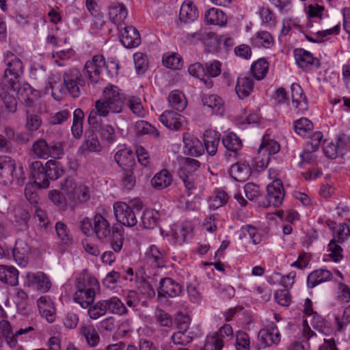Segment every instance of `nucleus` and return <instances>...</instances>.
Masks as SVG:
<instances>
[{
  "mask_svg": "<svg viewBox=\"0 0 350 350\" xmlns=\"http://www.w3.org/2000/svg\"><path fill=\"white\" fill-rule=\"evenodd\" d=\"M3 57L7 68L0 83V97L8 110L14 113L17 109L15 92L18 83V77L23 74L24 68L22 61L13 53L8 51L4 53Z\"/></svg>",
  "mask_w": 350,
  "mask_h": 350,
  "instance_id": "nucleus-1",
  "label": "nucleus"
},
{
  "mask_svg": "<svg viewBox=\"0 0 350 350\" xmlns=\"http://www.w3.org/2000/svg\"><path fill=\"white\" fill-rule=\"evenodd\" d=\"M75 287V301L83 308H87L94 303L96 291H98L100 285L98 280L85 269L77 278Z\"/></svg>",
  "mask_w": 350,
  "mask_h": 350,
  "instance_id": "nucleus-2",
  "label": "nucleus"
},
{
  "mask_svg": "<svg viewBox=\"0 0 350 350\" xmlns=\"http://www.w3.org/2000/svg\"><path fill=\"white\" fill-rule=\"evenodd\" d=\"M94 233L103 243H109L114 252L121 251L124 237L118 228H111L107 219L100 214H96L94 217Z\"/></svg>",
  "mask_w": 350,
  "mask_h": 350,
  "instance_id": "nucleus-3",
  "label": "nucleus"
},
{
  "mask_svg": "<svg viewBox=\"0 0 350 350\" xmlns=\"http://www.w3.org/2000/svg\"><path fill=\"white\" fill-rule=\"evenodd\" d=\"M125 98L119 88L113 85H107L103 91V97L95 103V110L98 116L105 117L109 111L120 113L122 111Z\"/></svg>",
  "mask_w": 350,
  "mask_h": 350,
  "instance_id": "nucleus-4",
  "label": "nucleus"
},
{
  "mask_svg": "<svg viewBox=\"0 0 350 350\" xmlns=\"http://www.w3.org/2000/svg\"><path fill=\"white\" fill-rule=\"evenodd\" d=\"M31 151L38 158L43 159L49 157L59 159L64 153L62 142L53 141L49 144L44 139L35 141Z\"/></svg>",
  "mask_w": 350,
  "mask_h": 350,
  "instance_id": "nucleus-5",
  "label": "nucleus"
},
{
  "mask_svg": "<svg viewBox=\"0 0 350 350\" xmlns=\"http://www.w3.org/2000/svg\"><path fill=\"white\" fill-rule=\"evenodd\" d=\"M105 66V60L103 55H94L88 61L83 68V75L88 79V85L94 86L100 79V73Z\"/></svg>",
  "mask_w": 350,
  "mask_h": 350,
  "instance_id": "nucleus-6",
  "label": "nucleus"
},
{
  "mask_svg": "<svg viewBox=\"0 0 350 350\" xmlns=\"http://www.w3.org/2000/svg\"><path fill=\"white\" fill-rule=\"evenodd\" d=\"M64 84L68 93L74 98L81 94V90L85 85V81L82 74L77 69H71L63 75Z\"/></svg>",
  "mask_w": 350,
  "mask_h": 350,
  "instance_id": "nucleus-7",
  "label": "nucleus"
},
{
  "mask_svg": "<svg viewBox=\"0 0 350 350\" xmlns=\"http://www.w3.org/2000/svg\"><path fill=\"white\" fill-rule=\"evenodd\" d=\"M280 341V334L274 323H269L265 328L261 329L258 334L256 349L260 350Z\"/></svg>",
  "mask_w": 350,
  "mask_h": 350,
  "instance_id": "nucleus-8",
  "label": "nucleus"
},
{
  "mask_svg": "<svg viewBox=\"0 0 350 350\" xmlns=\"http://www.w3.org/2000/svg\"><path fill=\"white\" fill-rule=\"evenodd\" d=\"M115 217L118 222L127 226L133 227L137 224L136 213L126 203L119 202L113 204Z\"/></svg>",
  "mask_w": 350,
  "mask_h": 350,
  "instance_id": "nucleus-9",
  "label": "nucleus"
},
{
  "mask_svg": "<svg viewBox=\"0 0 350 350\" xmlns=\"http://www.w3.org/2000/svg\"><path fill=\"white\" fill-rule=\"evenodd\" d=\"M310 323L319 332V334L313 332L308 325H304L303 336L306 340H309L313 337L322 338L323 336L327 335L331 332L330 327L327 325L325 319L317 313L312 315Z\"/></svg>",
  "mask_w": 350,
  "mask_h": 350,
  "instance_id": "nucleus-10",
  "label": "nucleus"
},
{
  "mask_svg": "<svg viewBox=\"0 0 350 350\" xmlns=\"http://www.w3.org/2000/svg\"><path fill=\"white\" fill-rule=\"evenodd\" d=\"M14 178L19 180L15 170V161L8 156L0 157V183L8 185L12 183Z\"/></svg>",
  "mask_w": 350,
  "mask_h": 350,
  "instance_id": "nucleus-11",
  "label": "nucleus"
},
{
  "mask_svg": "<svg viewBox=\"0 0 350 350\" xmlns=\"http://www.w3.org/2000/svg\"><path fill=\"white\" fill-rule=\"evenodd\" d=\"M284 189L280 179L274 180L267 187V200L269 206L275 207L282 204L284 198Z\"/></svg>",
  "mask_w": 350,
  "mask_h": 350,
  "instance_id": "nucleus-12",
  "label": "nucleus"
},
{
  "mask_svg": "<svg viewBox=\"0 0 350 350\" xmlns=\"http://www.w3.org/2000/svg\"><path fill=\"white\" fill-rule=\"evenodd\" d=\"M182 286L171 278H162L159 282L157 294L159 297L174 298L182 293Z\"/></svg>",
  "mask_w": 350,
  "mask_h": 350,
  "instance_id": "nucleus-13",
  "label": "nucleus"
},
{
  "mask_svg": "<svg viewBox=\"0 0 350 350\" xmlns=\"http://www.w3.org/2000/svg\"><path fill=\"white\" fill-rule=\"evenodd\" d=\"M167 252L155 245H151L145 253V260L147 264L154 268H161L165 266Z\"/></svg>",
  "mask_w": 350,
  "mask_h": 350,
  "instance_id": "nucleus-14",
  "label": "nucleus"
},
{
  "mask_svg": "<svg viewBox=\"0 0 350 350\" xmlns=\"http://www.w3.org/2000/svg\"><path fill=\"white\" fill-rule=\"evenodd\" d=\"M30 171L34 183L40 188H47L49 186L46 174V165L40 161H36L31 163Z\"/></svg>",
  "mask_w": 350,
  "mask_h": 350,
  "instance_id": "nucleus-15",
  "label": "nucleus"
},
{
  "mask_svg": "<svg viewBox=\"0 0 350 350\" xmlns=\"http://www.w3.org/2000/svg\"><path fill=\"white\" fill-rule=\"evenodd\" d=\"M30 247L23 240L18 239L12 251V255L16 262L25 267L28 264Z\"/></svg>",
  "mask_w": 350,
  "mask_h": 350,
  "instance_id": "nucleus-16",
  "label": "nucleus"
},
{
  "mask_svg": "<svg viewBox=\"0 0 350 350\" xmlns=\"http://www.w3.org/2000/svg\"><path fill=\"white\" fill-rule=\"evenodd\" d=\"M253 90L254 80L251 75L243 74L238 77L235 91L239 98L243 99L249 96Z\"/></svg>",
  "mask_w": 350,
  "mask_h": 350,
  "instance_id": "nucleus-17",
  "label": "nucleus"
},
{
  "mask_svg": "<svg viewBox=\"0 0 350 350\" xmlns=\"http://www.w3.org/2000/svg\"><path fill=\"white\" fill-rule=\"evenodd\" d=\"M184 117L171 110L165 111L159 117L160 122L167 128L178 131L183 122Z\"/></svg>",
  "mask_w": 350,
  "mask_h": 350,
  "instance_id": "nucleus-18",
  "label": "nucleus"
},
{
  "mask_svg": "<svg viewBox=\"0 0 350 350\" xmlns=\"http://www.w3.org/2000/svg\"><path fill=\"white\" fill-rule=\"evenodd\" d=\"M102 150V146L98 137L94 133L86 134L85 139L78 149V154L85 155L90 152H99Z\"/></svg>",
  "mask_w": 350,
  "mask_h": 350,
  "instance_id": "nucleus-19",
  "label": "nucleus"
},
{
  "mask_svg": "<svg viewBox=\"0 0 350 350\" xmlns=\"http://www.w3.org/2000/svg\"><path fill=\"white\" fill-rule=\"evenodd\" d=\"M229 174L236 181L245 182L250 178L252 168L246 162H237L231 166Z\"/></svg>",
  "mask_w": 350,
  "mask_h": 350,
  "instance_id": "nucleus-20",
  "label": "nucleus"
},
{
  "mask_svg": "<svg viewBox=\"0 0 350 350\" xmlns=\"http://www.w3.org/2000/svg\"><path fill=\"white\" fill-rule=\"evenodd\" d=\"M120 42L128 49L137 46L141 42L139 31L132 26L124 27L121 34Z\"/></svg>",
  "mask_w": 350,
  "mask_h": 350,
  "instance_id": "nucleus-21",
  "label": "nucleus"
},
{
  "mask_svg": "<svg viewBox=\"0 0 350 350\" xmlns=\"http://www.w3.org/2000/svg\"><path fill=\"white\" fill-rule=\"evenodd\" d=\"M39 312L48 322L53 323L55 319V308L49 296L40 297L38 301Z\"/></svg>",
  "mask_w": 350,
  "mask_h": 350,
  "instance_id": "nucleus-22",
  "label": "nucleus"
},
{
  "mask_svg": "<svg viewBox=\"0 0 350 350\" xmlns=\"http://www.w3.org/2000/svg\"><path fill=\"white\" fill-rule=\"evenodd\" d=\"M291 98L293 104L299 112H305L308 107V100L301 87L297 83H293L291 87Z\"/></svg>",
  "mask_w": 350,
  "mask_h": 350,
  "instance_id": "nucleus-23",
  "label": "nucleus"
},
{
  "mask_svg": "<svg viewBox=\"0 0 350 350\" xmlns=\"http://www.w3.org/2000/svg\"><path fill=\"white\" fill-rule=\"evenodd\" d=\"M184 152L193 157H198L202 154L201 142L188 133L183 134Z\"/></svg>",
  "mask_w": 350,
  "mask_h": 350,
  "instance_id": "nucleus-24",
  "label": "nucleus"
},
{
  "mask_svg": "<svg viewBox=\"0 0 350 350\" xmlns=\"http://www.w3.org/2000/svg\"><path fill=\"white\" fill-rule=\"evenodd\" d=\"M18 100L27 106H31L33 102L39 97V92L33 90L29 84H23L16 88Z\"/></svg>",
  "mask_w": 350,
  "mask_h": 350,
  "instance_id": "nucleus-25",
  "label": "nucleus"
},
{
  "mask_svg": "<svg viewBox=\"0 0 350 350\" xmlns=\"http://www.w3.org/2000/svg\"><path fill=\"white\" fill-rule=\"evenodd\" d=\"M29 282L37 290L42 292L48 291L51 283L48 276L42 272L29 273L27 275Z\"/></svg>",
  "mask_w": 350,
  "mask_h": 350,
  "instance_id": "nucleus-26",
  "label": "nucleus"
},
{
  "mask_svg": "<svg viewBox=\"0 0 350 350\" xmlns=\"http://www.w3.org/2000/svg\"><path fill=\"white\" fill-rule=\"evenodd\" d=\"M114 160L124 170H132L135 163L133 152L126 148L118 150L114 155Z\"/></svg>",
  "mask_w": 350,
  "mask_h": 350,
  "instance_id": "nucleus-27",
  "label": "nucleus"
},
{
  "mask_svg": "<svg viewBox=\"0 0 350 350\" xmlns=\"http://www.w3.org/2000/svg\"><path fill=\"white\" fill-rule=\"evenodd\" d=\"M128 14L127 10L124 4L119 2H113L109 8L110 20L116 25L122 24Z\"/></svg>",
  "mask_w": 350,
  "mask_h": 350,
  "instance_id": "nucleus-28",
  "label": "nucleus"
},
{
  "mask_svg": "<svg viewBox=\"0 0 350 350\" xmlns=\"http://www.w3.org/2000/svg\"><path fill=\"white\" fill-rule=\"evenodd\" d=\"M198 17V10L191 1L184 2L179 12V19L185 23L194 21Z\"/></svg>",
  "mask_w": 350,
  "mask_h": 350,
  "instance_id": "nucleus-29",
  "label": "nucleus"
},
{
  "mask_svg": "<svg viewBox=\"0 0 350 350\" xmlns=\"http://www.w3.org/2000/svg\"><path fill=\"white\" fill-rule=\"evenodd\" d=\"M204 20L206 24L219 25L224 27L227 23L226 14L218 8H212L208 9L204 15Z\"/></svg>",
  "mask_w": 350,
  "mask_h": 350,
  "instance_id": "nucleus-30",
  "label": "nucleus"
},
{
  "mask_svg": "<svg viewBox=\"0 0 350 350\" xmlns=\"http://www.w3.org/2000/svg\"><path fill=\"white\" fill-rule=\"evenodd\" d=\"M0 280L10 286H16L18 284V271L12 267L0 265Z\"/></svg>",
  "mask_w": 350,
  "mask_h": 350,
  "instance_id": "nucleus-31",
  "label": "nucleus"
},
{
  "mask_svg": "<svg viewBox=\"0 0 350 350\" xmlns=\"http://www.w3.org/2000/svg\"><path fill=\"white\" fill-rule=\"evenodd\" d=\"M80 333L85 338L88 345L91 347L97 346L100 342L98 332L91 324H82L80 326Z\"/></svg>",
  "mask_w": 350,
  "mask_h": 350,
  "instance_id": "nucleus-32",
  "label": "nucleus"
},
{
  "mask_svg": "<svg viewBox=\"0 0 350 350\" xmlns=\"http://www.w3.org/2000/svg\"><path fill=\"white\" fill-rule=\"evenodd\" d=\"M333 278L332 273L327 269H317L310 273L307 279L309 288H313L317 285L331 280Z\"/></svg>",
  "mask_w": 350,
  "mask_h": 350,
  "instance_id": "nucleus-33",
  "label": "nucleus"
},
{
  "mask_svg": "<svg viewBox=\"0 0 350 350\" xmlns=\"http://www.w3.org/2000/svg\"><path fill=\"white\" fill-rule=\"evenodd\" d=\"M220 135L215 131H206L204 133V145L210 155H215L219 144Z\"/></svg>",
  "mask_w": 350,
  "mask_h": 350,
  "instance_id": "nucleus-34",
  "label": "nucleus"
},
{
  "mask_svg": "<svg viewBox=\"0 0 350 350\" xmlns=\"http://www.w3.org/2000/svg\"><path fill=\"white\" fill-rule=\"evenodd\" d=\"M172 182V176L168 170L163 169L157 173L151 180L152 186L158 190L169 187Z\"/></svg>",
  "mask_w": 350,
  "mask_h": 350,
  "instance_id": "nucleus-35",
  "label": "nucleus"
},
{
  "mask_svg": "<svg viewBox=\"0 0 350 350\" xmlns=\"http://www.w3.org/2000/svg\"><path fill=\"white\" fill-rule=\"evenodd\" d=\"M294 56L299 67L304 70L314 64V58L312 54L303 49H295Z\"/></svg>",
  "mask_w": 350,
  "mask_h": 350,
  "instance_id": "nucleus-36",
  "label": "nucleus"
},
{
  "mask_svg": "<svg viewBox=\"0 0 350 350\" xmlns=\"http://www.w3.org/2000/svg\"><path fill=\"white\" fill-rule=\"evenodd\" d=\"M170 106L178 111H183L187 107V102L184 94L178 90H174L168 96Z\"/></svg>",
  "mask_w": 350,
  "mask_h": 350,
  "instance_id": "nucleus-37",
  "label": "nucleus"
},
{
  "mask_svg": "<svg viewBox=\"0 0 350 350\" xmlns=\"http://www.w3.org/2000/svg\"><path fill=\"white\" fill-rule=\"evenodd\" d=\"M202 103L204 105L211 108L213 113L221 115L224 112L223 100L215 94L204 95L202 97Z\"/></svg>",
  "mask_w": 350,
  "mask_h": 350,
  "instance_id": "nucleus-38",
  "label": "nucleus"
},
{
  "mask_svg": "<svg viewBox=\"0 0 350 350\" xmlns=\"http://www.w3.org/2000/svg\"><path fill=\"white\" fill-rule=\"evenodd\" d=\"M252 42L254 45L258 47L262 46L270 49L274 44V39L269 32L262 31L253 36Z\"/></svg>",
  "mask_w": 350,
  "mask_h": 350,
  "instance_id": "nucleus-39",
  "label": "nucleus"
},
{
  "mask_svg": "<svg viewBox=\"0 0 350 350\" xmlns=\"http://www.w3.org/2000/svg\"><path fill=\"white\" fill-rule=\"evenodd\" d=\"M107 310L112 314L124 315L128 314V310L124 304L117 297H112L105 299Z\"/></svg>",
  "mask_w": 350,
  "mask_h": 350,
  "instance_id": "nucleus-40",
  "label": "nucleus"
},
{
  "mask_svg": "<svg viewBox=\"0 0 350 350\" xmlns=\"http://www.w3.org/2000/svg\"><path fill=\"white\" fill-rule=\"evenodd\" d=\"M88 308V316L93 320H96L104 316L108 311L105 299L100 300L95 304L93 303Z\"/></svg>",
  "mask_w": 350,
  "mask_h": 350,
  "instance_id": "nucleus-41",
  "label": "nucleus"
},
{
  "mask_svg": "<svg viewBox=\"0 0 350 350\" xmlns=\"http://www.w3.org/2000/svg\"><path fill=\"white\" fill-rule=\"evenodd\" d=\"M280 148V144L273 139H269L264 137L259 147L258 154L270 156L277 153Z\"/></svg>",
  "mask_w": 350,
  "mask_h": 350,
  "instance_id": "nucleus-42",
  "label": "nucleus"
},
{
  "mask_svg": "<svg viewBox=\"0 0 350 350\" xmlns=\"http://www.w3.org/2000/svg\"><path fill=\"white\" fill-rule=\"evenodd\" d=\"M84 113L81 109H77L73 113V122L71 127L75 138L79 139L83 134V120Z\"/></svg>",
  "mask_w": 350,
  "mask_h": 350,
  "instance_id": "nucleus-43",
  "label": "nucleus"
},
{
  "mask_svg": "<svg viewBox=\"0 0 350 350\" xmlns=\"http://www.w3.org/2000/svg\"><path fill=\"white\" fill-rule=\"evenodd\" d=\"M178 174L184 183L187 196H189L193 194L194 191L197 189L195 175L191 173H187L185 171H179Z\"/></svg>",
  "mask_w": 350,
  "mask_h": 350,
  "instance_id": "nucleus-44",
  "label": "nucleus"
},
{
  "mask_svg": "<svg viewBox=\"0 0 350 350\" xmlns=\"http://www.w3.org/2000/svg\"><path fill=\"white\" fill-rule=\"evenodd\" d=\"M48 181L55 180L62 176L64 170L58 161L49 160L46 163Z\"/></svg>",
  "mask_w": 350,
  "mask_h": 350,
  "instance_id": "nucleus-45",
  "label": "nucleus"
},
{
  "mask_svg": "<svg viewBox=\"0 0 350 350\" xmlns=\"http://www.w3.org/2000/svg\"><path fill=\"white\" fill-rule=\"evenodd\" d=\"M269 69V64L265 59H259L251 66V71L257 80L262 79Z\"/></svg>",
  "mask_w": 350,
  "mask_h": 350,
  "instance_id": "nucleus-46",
  "label": "nucleus"
},
{
  "mask_svg": "<svg viewBox=\"0 0 350 350\" xmlns=\"http://www.w3.org/2000/svg\"><path fill=\"white\" fill-rule=\"evenodd\" d=\"M154 318L157 323L161 327H171L173 326L174 321L171 314L160 308H156Z\"/></svg>",
  "mask_w": 350,
  "mask_h": 350,
  "instance_id": "nucleus-47",
  "label": "nucleus"
},
{
  "mask_svg": "<svg viewBox=\"0 0 350 350\" xmlns=\"http://www.w3.org/2000/svg\"><path fill=\"white\" fill-rule=\"evenodd\" d=\"M222 143L227 150L234 152L242 147L241 140L233 133L224 136L222 139Z\"/></svg>",
  "mask_w": 350,
  "mask_h": 350,
  "instance_id": "nucleus-48",
  "label": "nucleus"
},
{
  "mask_svg": "<svg viewBox=\"0 0 350 350\" xmlns=\"http://www.w3.org/2000/svg\"><path fill=\"white\" fill-rule=\"evenodd\" d=\"M325 8L319 4H311L307 8L306 14L309 21L306 23V27L310 28L312 27V21L315 19H321Z\"/></svg>",
  "mask_w": 350,
  "mask_h": 350,
  "instance_id": "nucleus-49",
  "label": "nucleus"
},
{
  "mask_svg": "<svg viewBox=\"0 0 350 350\" xmlns=\"http://www.w3.org/2000/svg\"><path fill=\"white\" fill-rule=\"evenodd\" d=\"M224 345L223 338L215 332L207 336L204 346V350H221Z\"/></svg>",
  "mask_w": 350,
  "mask_h": 350,
  "instance_id": "nucleus-50",
  "label": "nucleus"
},
{
  "mask_svg": "<svg viewBox=\"0 0 350 350\" xmlns=\"http://www.w3.org/2000/svg\"><path fill=\"white\" fill-rule=\"evenodd\" d=\"M294 129L299 135L305 136L313 129V124L308 118H301L295 122Z\"/></svg>",
  "mask_w": 350,
  "mask_h": 350,
  "instance_id": "nucleus-51",
  "label": "nucleus"
},
{
  "mask_svg": "<svg viewBox=\"0 0 350 350\" xmlns=\"http://www.w3.org/2000/svg\"><path fill=\"white\" fill-rule=\"evenodd\" d=\"M162 61L165 66L174 70L180 69L183 65L180 57L176 53L163 55Z\"/></svg>",
  "mask_w": 350,
  "mask_h": 350,
  "instance_id": "nucleus-52",
  "label": "nucleus"
},
{
  "mask_svg": "<svg viewBox=\"0 0 350 350\" xmlns=\"http://www.w3.org/2000/svg\"><path fill=\"white\" fill-rule=\"evenodd\" d=\"M190 334L188 329L178 331L171 336V340L174 345H187L190 343L193 338V336H191Z\"/></svg>",
  "mask_w": 350,
  "mask_h": 350,
  "instance_id": "nucleus-53",
  "label": "nucleus"
},
{
  "mask_svg": "<svg viewBox=\"0 0 350 350\" xmlns=\"http://www.w3.org/2000/svg\"><path fill=\"white\" fill-rule=\"evenodd\" d=\"M142 220L144 228L152 229L158 224V214L157 213H154L152 211H144L142 215Z\"/></svg>",
  "mask_w": 350,
  "mask_h": 350,
  "instance_id": "nucleus-54",
  "label": "nucleus"
},
{
  "mask_svg": "<svg viewBox=\"0 0 350 350\" xmlns=\"http://www.w3.org/2000/svg\"><path fill=\"white\" fill-rule=\"evenodd\" d=\"M100 136L103 142L111 144L116 139L115 129L110 124H103L100 129Z\"/></svg>",
  "mask_w": 350,
  "mask_h": 350,
  "instance_id": "nucleus-55",
  "label": "nucleus"
},
{
  "mask_svg": "<svg viewBox=\"0 0 350 350\" xmlns=\"http://www.w3.org/2000/svg\"><path fill=\"white\" fill-rule=\"evenodd\" d=\"M126 104L135 115L138 117L144 116L145 110L139 97L131 96L128 98Z\"/></svg>",
  "mask_w": 350,
  "mask_h": 350,
  "instance_id": "nucleus-56",
  "label": "nucleus"
},
{
  "mask_svg": "<svg viewBox=\"0 0 350 350\" xmlns=\"http://www.w3.org/2000/svg\"><path fill=\"white\" fill-rule=\"evenodd\" d=\"M42 122V119L39 116L31 113L29 110H27L26 127L29 131H37L40 127Z\"/></svg>",
  "mask_w": 350,
  "mask_h": 350,
  "instance_id": "nucleus-57",
  "label": "nucleus"
},
{
  "mask_svg": "<svg viewBox=\"0 0 350 350\" xmlns=\"http://www.w3.org/2000/svg\"><path fill=\"white\" fill-rule=\"evenodd\" d=\"M242 231L245 236L248 234L254 244L257 245L262 241V236L254 226L245 225L242 227Z\"/></svg>",
  "mask_w": 350,
  "mask_h": 350,
  "instance_id": "nucleus-58",
  "label": "nucleus"
},
{
  "mask_svg": "<svg viewBox=\"0 0 350 350\" xmlns=\"http://www.w3.org/2000/svg\"><path fill=\"white\" fill-rule=\"evenodd\" d=\"M236 348L237 350H250L249 335L245 332H238L237 334Z\"/></svg>",
  "mask_w": 350,
  "mask_h": 350,
  "instance_id": "nucleus-59",
  "label": "nucleus"
},
{
  "mask_svg": "<svg viewBox=\"0 0 350 350\" xmlns=\"http://www.w3.org/2000/svg\"><path fill=\"white\" fill-rule=\"evenodd\" d=\"M135 69L139 74L144 73L148 68L147 57L140 53H135L133 55Z\"/></svg>",
  "mask_w": 350,
  "mask_h": 350,
  "instance_id": "nucleus-60",
  "label": "nucleus"
},
{
  "mask_svg": "<svg viewBox=\"0 0 350 350\" xmlns=\"http://www.w3.org/2000/svg\"><path fill=\"white\" fill-rule=\"evenodd\" d=\"M275 299L281 306H288L291 303V295L288 290L285 287L278 289L274 294Z\"/></svg>",
  "mask_w": 350,
  "mask_h": 350,
  "instance_id": "nucleus-61",
  "label": "nucleus"
},
{
  "mask_svg": "<svg viewBox=\"0 0 350 350\" xmlns=\"http://www.w3.org/2000/svg\"><path fill=\"white\" fill-rule=\"evenodd\" d=\"M221 63L217 60L206 63L205 65V75L216 77L221 74Z\"/></svg>",
  "mask_w": 350,
  "mask_h": 350,
  "instance_id": "nucleus-62",
  "label": "nucleus"
},
{
  "mask_svg": "<svg viewBox=\"0 0 350 350\" xmlns=\"http://www.w3.org/2000/svg\"><path fill=\"white\" fill-rule=\"evenodd\" d=\"M70 198L76 202H86L90 198L88 187L83 185H79L77 189L73 193V196H71Z\"/></svg>",
  "mask_w": 350,
  "mask_h": 350,
  "instance_id": "nucleus-63",
  "label": "nucleus"
},
{
  "mask_svg": "<svg viewBox=\"0 0 350 350\" xmlns=\"http://www.w3.org/2000/svg\"><path fill=\"white\" fill-rule=\"evenodd\" d=\"M126 350H158L157 346L152 341L142 339L139 341V346L129 345Z\"/></svg>",
  "mask_w": 350,
  "mask_h": 350,
  "instance_id": "nucleus-64",
  "label": "nucleus"
}]
</instances>
